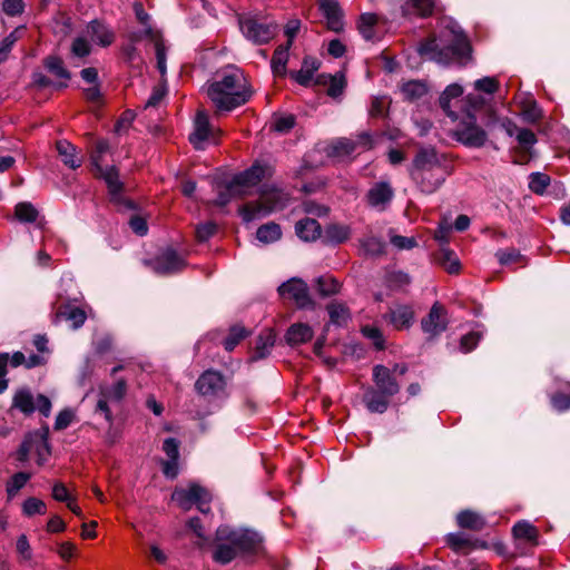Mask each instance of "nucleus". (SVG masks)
I'll use <instances>...</instances> for the list:
<instances>
[{
    "instance_id": "423d86ee",
    "label": "nucleus",
    "mask_w": 570,
    "mask_h": 570,
    "mask_svg": "<svg viewBox=\"0 0 570 570\" xmlns=\"http://www.w3.org/2000/svg\"><path fill=\"white\" fill-rule=\"evenodd\" d=\"M32 453L37 455L38 464L41 465L47 461L50 455L48 430L29 432L18 449L16 458L19 462H26Z\"/></svg>"
},
{
    "instance_id": "79ce46f5",
    "label": "nucleus",
    "mask_w": 570,
    "mask_h": 570,
    "mask_svg": "<svg viewBox=\"0 0 570 570\" xmlns=\"http://www.w3.org/2000/svg\"><path fill=\"white\" fill-rule=\"evenodd\" d=\"M289 48L291 46L288 45H282L276 48L272 58V69L275 75L282 76L285 73Z\"/></svg>"
},
{
    "instance_id": "f03ea898",
    "label": "nucleus",
    "mask_w": 570,
    "mask_h": 570,
    "mask_svg": "<svg viewBox=\"0 0 570 570\" xmlns=\"http://www.w3.org/2000/svg\"><path fill=\"white\" fill-rule=\"evenodd\" d=\"M252 95L243 72L236 67L223 69L207 87V96L217 110L230 111L246 104Z\"/></svg>"
},
{
    "instance_id": "603ef678",
    "label": "nucleus",
    "mask_w": 570,
    "mask_h": 570,
    "mask_svg": "<svg viewBox=\"0 0 570 570\" xmlns=\"http://www.w3.org/2000/svg\"><path fill=\"white\" fill-rule=\"evenodd\" d=\"M31 475L26 472H18L8 481L7 492L9 497H14L29 481Z\"/></svg>"
},
{
    "instance_id": "2f4dec72",
    "label": "nucleus",
    "mask_w": 570,
    "mask_h": 570,
    "mask_svg": "<svg viewBox=\"0 0 570 570\" xmlns=\"http://www.w3.org/2000/svg\"><path fill=\"white\" fill-rule=\"evenodd\" d=\"M513 537L517 540H523L530 546L538 544L539 531L538 529L528 521H519L512 528Z\"/></svg>"
},
{
    "instance_id": "a18cd8bd",
    "label": "nucleus",
    "mask_w": 570,
    "mask_h": 570,
    "mask_svg": "<svg viewBox=\"0 0 570 570\" xmlns=\"http://www.w3.org/2000/svg\"><path fill=\"white\" fill-rule=\"evenodd\" d=\"M110 149L109 142L105 139L97 140L94 150L90 154L91 164L96 171L101 170L104 163V155Z\"/></svg>"
},
{
    "instance_id": "c756f323",
    "label": "nucleus",
    "mask_w": 570,
    "mask_h": 570,
    "mask_svg": "<svg viewBox=\"0 0 570 570\" xmlns=\"http://www.w3.org/2000/svg\"><path fill=\"white\" fill-rule=\"evenodd\" d=\"M389 396L382 392L368 389L363 395V401L370 412L383 413L389 406Z\"/></svg>"
},
{
    "instance_id": "c03bdc74",
    "label": "nucleus",
    "mask_w": 570,
    "mask_h": 570,
    "mask_svg": "<svg viewBox=\"0 0 570 570\" xmlns=\"http://www.w3.org/2000/svg\"><path fill=\"white\" fill-rule=\"evenodd\" d=\"M315 283L316 291L323 297L334 295L340 291V283L332 276H320Z\"/></svg>"
},
{
    "instance_id": "ea45409f",
    "label": "nucleus",
    "mask_w": 570,
    "mask_h": 570,
    "mask_svg": "<svg viewBox=\"0 0 570 570\" xmlns=\"http://www.w3.org/2000/svg\"><path fill=\"white\" fill-rule=\"evenodd\" d=\"M282 236V230L278 224L267 223L262 225L257 232L256 237L264 244H269L278 240Z\"/></svg>"
},
{
    "instance_id": "0e129e2a",
    "label": "nucleus",
    "mask_w": 570,
    "mask_h": 570,
    "mask_svg": "<svg viewBox=\"0 0 570 570\" xmlns=\"http://www.w3.org/2000/svg\"><path fill=\"white\" fill-rule=\"evenodd\" d=\"M295 125V117L293 115L277 117L273 124L274 130L278 132H287Z\"/></svg>"
},
{
    "instance_id": "13d9d810",
    "label": "nucleus",
    "mask_w": 570,
    "mask_h": 570,
    "mask_svg": "<svg viewBox=\"0 0 570 570\" xmlns=\"http://www.w3.org/2000/svg\"><path fill=\"white\" fill-rule=\"evenodd\" d=\"M495 257L502 265L518 263L523 258L521 253L514 248L500 249L495 253Z\"/></svg>"
},
{
    "instance_id": "a211bd4d",
    "label": "nucleus",
    "mask_w": 570,
    "mask_h": 570,
    "mask_svg": "<svg viewBox=\"0 0 570 570\" xmlns=\"http://www.w3.org/2000/svg\"><path fill=\"white\" fill-rule=\"evenodd\" d=\"M373 380L377 391L382 392L389 397L395 395L400 391V385L395 377L392 375L391 370L384 365H375L373 367Z\"/></svg>"
},
{
    "instance_id": "bf43d9fd",
    "label": "nucleus",
    "mask_w": 570,
    "mask_h": 570,
    "mask_svg": "<svg viewBox=\"0 0 570 570\" xmlns=\"http://www.w3.org/2000/svg\"><path fill=\"white\" fill-rule=\"evenodd\" d=\"M362 334L366 338L371 340L376 348H379V350L384 348L383 334L377 327L371 326V325L363 326Z\"/></svg>"
},
{
    "instance_id": "69168bd1",
    "label": "nucleus",
    "mask_w": 570,
    "mask_h": 570,
    "mask_svg": "<svg viewBox=\"0 0 570 570\" xmlns=\"http://www.w3.org/2000/svg\"><path fill=\"white\" fill-rule=\"evenodd\" d=\"M522 116L524 120L529 122H535L541 118V109L534 101L528 102L523 106Z\"/></svg>"
},
{
    "instance_id": "338daca9",
    "label": "nucleus",
    "mask_w": 570,
    "mask_h": 570,
    "mask_svg": "<svg viewBox=\"0 0 570 570\" xmlns=\"http://www.w3.org/2000/svg\"><path fill=\"white\" fill-rule=\"evenodd\" d=\"M217 226L213 222L202 224L196 229V237L199 242H206L216 233Z\"/></svg>"
},
{
    "instance_id": "6e6552de",
    "label": "nucleus",
    "mask_w": 570,
    "mask_h": 570,
    "mask_svg": "<svg viewBox=\"0 0 570 570\" xmlns=\"http://www.w3.org/2000/svg\"><path fill=\"white\" fill-rule=\"evenodd\" d=\"M453 137L470 148H480L488 139L485 130L476 124V119L472 115L459 122L453 130Z\"/></svg>"
},
{
    "instance_id": "6ab92c4d",
    "label": "nucleus",
    "mask_w": 570,
    "mask_h": 570,
    "mask_svg": "<svg viewBox=\"0 0 570 570\" xmlns=\"http://www.w3.org/2000/svg\"><path fill=\"white\" fill-rule=\"evenodd\" d=\"M320 9L323 12L327 28L334 32L343 30V13L337 0H318Z\"/></svg>"
},
{
    "instance_id": "dca6fc26",
    "label": "nucleus",
    "mask_w": 570,
    "mask_h": 570,
    "mask_svg": "<svg viewBox=\"0 0 570 570\" xmlns=\"http://www.w3.org/2000/svg\"><path fill=\"white\" fill-rule=\"evenodd\" d=\"M151 268L157 274H173L184 268V259L171 248L159 254L151 263Z\"/></svg>"
},
{
    "instance_id": "412c9836",
    "label": "nucleus",
    "mask_w": 570,
    "mask_h": 570,
    "mask_svg": "<svg viewBox=\"0 0 570 570\" xmlns=\"http://www.w3.org/2000/svg\"><path fill=\"white\" fill-rule=\"evenodd\" d=\"M213 136L208 116L204 111H198L194 121V131L189 136V141L196 149H203L204 142Z\"/></svg>"
},
{
    "instance_id": "1a4fd4ad",
    "label": "nucleus",
    "mask_w": 570,
    "mask_h": 570,
    "mask_svg": "<svg viewBox=\"0 0 570 570\" xmlns=\"http://www.w3.org/2000/svg\"><path fill=\"white\" fill-rule=\"evenodd\" d=\"M266 173L267 168L265 166L253 165L229 181V190L237 194L238 197L247 196L252 193V188L263 180Z\"/></svg>"
},
{
    "instance_id": "3c124183",
    "label": "nucleus",
    "mask_w": 570,
    "mask_h": 570,
    "mask_svg": "<svg viewBox=\"0 0 570 570\" xmlns=\"http://www.w3.org/2000/svg\"><path fill=\"white\" fill-rule=\"evenodd\" d=\"M439 262L444 266V268L451 273L454 274L460 268V263L454 253L448 248H443L440 252L439 255Z\"/></svg>"
},
{
    "instance_id": "680f3d73",
    "label": "nucleus",
    "mask_w": 570,
    "mask_h": 570,
    "mask_svg": "<svg viewBox=\"0 0 570 570\" xmlns=\"http://www.w3.org/2000/svg\"><path fill=\"white\" fill-rule=\"evenodd\" d=\"M550 401L552 407L559 412H563L570 409V393H553L550 397Z\"/></svg>"
},
{
    "instance_id": "4d7b16f0",
    "label": "nucleus",
    "mask_w": 570,
    "mask_h": 570,
    "mask_svg": "<svg viewBox=\"0 0 570 570\" xmlns=\"http://www.w3.org/2000/svg\"><path fill=\"white\" fill-rule=\"evenodd\" d=\"M22 27L17 28L0 42V63L7 59L9 51L11 50L14 42L19 39V33L22 32Z\"/></svg>"
},
{
    "instance_id": "8fccbe9b",
    "label": "nucleus",
    "mask_w": 570,
    "mask_h": 570,
    "mask_svg": "<svg viewBox=\"0 0 570 570\" xmlns=\"http://www.w3.org/2000/svg\"><path fill=\"white\" fill-rule=\"evenodd\" d=\"M144 35L146 36V38L150 39V41L154 42L157 60H166V48L163 42L160 33L154 30L151 27H147L146 29H144Z\"/></svg>"
},
{
    "instance_id": "aec40b11",
    "label": "nucleus",
    "mask_w": 570,
    "mask_h": 570,
    "mask_svg": "<svg viewBox=\"0 0 570 570\" xmlns=\"http://www.w3.org/2000/svg\"><path fill=\"white\" fill-rule=\"evenodd\" d=\"M163 450L168 458V460L163 462V473L169 479H175L179 472V443L176 439H166L163 444Z\"/></svg>"
},
{
    "instance_id": "473e14b6",
    "label": "nucleus",
    "mask_w": 570,
    "mask_h": 570,
    "mask_svg": "<svg viewBox=\"0 0 570 570\" xmlns=\"http://www.w3.org/2000/svg\"><path fill=\"white\" fill-rule=\"evenodd\" d=\"M313 337V330L307 324L295 323L286 333V342L289 345H298L306 343Z\"/></svg>"
},
{
    "instance_id": "09e8293b",
    "label": "nucleus",
    "mask_w": 570,
    "mask_h": 570,
    "mask_svg": "<svg viewBox=\"0 0 570 570\" xmlns=\"http://www.w3.org/2000/svg\"><path fill=\"white\" fill-rule=\"evenodd\" d=\"M248 335L247 331L239 325L233 326L229 331L228 336L224 340V347L230 352L235 346Z\"/></svg>"
},
{
    "instance_id": "de8ad7c7",
    "label": "nucleus",
    "mask_w": 570,
    "mask_h": 570,
    "mask_svg": "<svg viewBox=\"0 0 570 570\" xmlns=\"http://www.w3.org/2000/svg\"><path fill=\"white\" fill-rule=\"evenodd\" d=\"M377 21L374 13H363L360 18L358 30L364 39L372 40L374 37L373 28Z\"/></svg>"
},
{
    "instance_id": "f704fd0d",
    "label": "nucleus",
    "mask_w": 570,
    "mask_h": 570,
    "mask_svg": "<svg viewBox=\"0 0 570 570\" xmlns=\"http://www.w3.org/2000/svg\"><path fill=\"white\" fill-rule=\"evenodd\" d=\"M400 90L406 100L414 101L428 94V86L421 80H409L402 82Z\"/></svg>"
},
{
    "instance_id": "b1692460",
    "label": "nucleus",
    "mask_w": 570,
    "mask_h": 570,
    "mask_svg": "<svg viewBox=\"0 0 570 570\" xmlns=\"http://www.w3.org/2000/svg\"><path fill=\"white\" fill-rule=\"evenodd\" d=\"M384 318L397 330L409 328L413 323L414 313L410 306L401 305L391 308Z\"/></svg>"
},
{
    "instance_id": "4be33fe9",
    "label": "nucleus",
    "mask_w": 570,
    "mask_h": 570,
    "mask_svg": "<svg viewBox=\"0 0 570 570\" xmlns=\"http://www.w3.org/2000/svg\"><path fill=\"white\" fill-rule=\"evenodd\" d=\"M127 392V383L124 379L118 380L114 385L110 387H107L102 392V399H100L97 403V411L100 412L106 416V419H109V409H108V402L115 401L119 402L124 399Z\"/></svg>"
},
{
    "instance_id": "5701e85b",
    "label": "nucleus",
    "mask_w": 570,
    "mask_h": 570,
    "mask_svg": "<svg viewBox=\"0 0 570 570\" xmlns=\"http://www.w3.org/2000/svg\"><path fill=\"white\" fill-rule=\"evenodd\" d=\"M86 37L90 38L99 46L107 47L114 42L115 33L104 22L92 20L86 28Z\"/></svg>"
},
{
    "instance_id": "e433bc0d",
    "label": "nucleus",
    "mask_w": 570,
    "mask_h": 570,
    "mask_svg": "<svg viewBox=\"0 0 570 570\" xmlns=\"http://www.w3.org/2000/svg\"><path fill=\"white\" fill-rule=\"evenodd\" d=\"M317 82L328 85L327 95L331 96L332 98L340 97L343 94L344 88L346 86L345 78L342 73H336L334 76L321 75L318 77Z\"/></svg>"
},
{
    "instance_id": "20e7f679",
    "label": "nucleus",
    "mask_w": 570,
    "mask_h": 570,
    "mask_svg": "<svg viewBox=\"0 0 570 570\" xmlns=\"http://www.w3.org/2000/svg\"><path fill=\"white\" fill-rule=\"evenodd\" d=\"M289 196L275 186H263L257 202L248 203L239 208L245 222H252L267 216L272 212L281 210L288 204Z\"/></svg>"
},
{
    "instance_id": "7c9ffc66",
    "label": "nucleus",
    "mask_w": 570,
    "mask_h": 570,
    "mask_svg": "<svg viewBox=\"0 0 570 570\" xmlns=\"http://www.w3.org/2000/svg\"><path fill=\"white\" fill-rule=\"evenodd\" d=\"M297 236L305 242H313L321 236V225L313 218L301 219L296 223Z\"/></svg>"
},
{
    "instance_id": "f257e3e1",
    "label": "nucleus",
    "mask_w": 570,
    "mask_h": 570,
    "mask_svg": "<svg viewBox=\"0 0 570 570\" xmlns=\"http://www.w3.org/2000/svg\"><path fill=\"white\" fill-rule=\"evenodd\" d=\"M443 23V29L438 37L430 38L420 45L419 53L442 65L466 58L471 47L461 27L452 20H445Z\"/></svg>"
},
{
    "instance_id": "f8f14e48",
    "label": "nucleus",
    "mask_w": 570,
    "mask_h": 570,
    "mask_svg": "<svg viewBox=\"0 0 570 570\" xmlns=\"http://www.w3.org/2000/svg\"><path fill=\"white\" fill-rule=\"evenodd\" d=\"M279 294L293 299L299 308H314L315 304L309 296L308 286L299 278H292L278 287Z\"/></svg>"
},
{
    "instance_id": "72a5a7b5",
    "label": "nucleus",
    "mask_w": 570,
    "mask_h": 570,
    "mask_svg": "<svg viewBox=\"0 0 570 570\" xmlns=\"http://www.w3.org/2000/svg\"><path fill=\"white\" fill-rule=\"evenodd\" d=\"M423 177V181L421 179H413L420 187L421 191L425 194L434 193L445 180L446 171L442 169V171H431V174H421Z\"/></svg>"
},
{
    "instance_id": "7ed1b4c3",
    "label": "nucleus",
    "mask_w": 570,
    "mask_h": 570,
    "mask_svg": "<svg viewBox=\"0 0 570 570\" xmlns=\"http://www.w3.org/2000/svg\"><path fill=\"white\" fill-rule=\"evenodd\" d=\"M213 560L219 564L232 562L239 553L263 551L262 535L250 529H234L220 525L213 541Z\"/></svg>"
},
{
    "instance_id": "58836bf2",
    "label": "nucleus",
    "mask_w": 570,
    "mask_h": 570,
    "mask_svg": "<svg viewBox=\"0 0 570 570\" xmlns=\"http://www.w3.org/2000/svg\"><path fill=\"white\" fill-rule=\"evenodd\" d=\"M456 522L459 527L479 531L485 525L484 519L476 512L465 510L458 514Z\"/></svg>"
},
{
    "instance_id": "4c0bfd02",
    "label": "nucleus",
    "mask_w": 570,
    "mask_h": 570,
    "mask_svg": "<svg viewBox=\"0 0 570 570\" xmlns=\"http://www.w3.org/2000/svg\"><path fill=\"white\" fill-rule=\"evenodd\" d=\"M320 67V62L312 57H306L303 60V65L301 70L293 73L294 79L302 86H308L314 71H316Z\"/></svg>"
},
{
    "instance_id": "cd10ccee",
    "label": "nucleus",
    "mask_w": 570,
    "mask_h": 570,
    "mask_svg": "<svg viewBox=\"0 0 570 570\" xmlns=\"http://www.w3.org/2000/svg\"><path fill=\"white\" fill-rule=\"evenodd\" d=\"M43 65L52 76L63 80L55 83L56 88H66L67 81L70 79V72L66 69L63 61L59 57L49 56L43 60Z\"/></svg>"
},
{
    "instance_id": "2eb2a0df",
    "label": "nucleus",
    "mask_w": 570,
    "mask_h": 570,
    "mask_svg": "<svg viewBox=\"0 0 570 570\" xmlns=\"http://www.w3.org/2000/svg\"><path fill=\"white\" fill-rule=\"evenodd\" d=\"M394 190L390 183L377 181L366 193V202L370 207L383 212L393 199Z\"/></svg>"
},
{
    "instance_id": "6e6d98bb",
    "label": "nucleus",
    "mask_w": 570,
    "mask_h": 570,
    "mask_svg": "<svg viewBox=\"0 0 570 570\" xmlns=\"http://www.w3.org/2000/svg\"><path fill=\"white\" fill-rule=\"evenodd\" d=\"M142 38H146V36L144 35V30L140 32H132L130 35L129 39H130L131 43L125 46L122 49V52H124V56H125V59L127 62L134 63L135 60L137 59L138 55H137V49L135 47V43L140 41Z\"/></svg>"
},
{
    "instance_id": "f3484780",
    "label": "nucleus",
    "mask_w": 570,
    "mask_h": 570,
    "mask_svg": "<svg viewBox=\"0 0 570 570\" xmlns=\"http://www.w3.org/2000/svg\"><path fill=\"white\" fill-rule=\"evenodd\" d=\"M371 144V137L367 132H363L358 136L356 141L341 138L331 144L328 147V155L335 157L350 156L356 150L357 147H368Z\"/></svg>"
},
{
    "instance_id": "864d4df0",
    "label": "nucleus",
    "mask_w": 570,
    "mask_h": 570,
    "mask_svg": "<svg viewBox=\"0 0 570 570\" xmlns=\"http://www.w3.org/2000/svg\"><path fill=\"white\" fill-rule=\"evenodd\" d=\"M46 511V503L37 498H29L22 504V512L27 517H32L35 514H45Z\"/></svg>"
},
{
    "instance_id": "a19ab883",
    "label": "nucleus",
    "mask_w": 570,
    "mask_h": 570,
    "mask_svg": "<svg viewBox=\"0 0 570 570\" xmlns=\"http://www.w3.org/2000/svg\"><path fill=\"white\" fill-rule=\"evenodd\" d=\"M14 216L22 223H35L39 216V212L31 203L21 202L14 207Z\"/></svg>"
},
{
    "instance_id": "39448f33",
    "label": "nucleus",
    "mask_w": 570,
    "mask_h": 570,
    "mask_svg": "<svg viewBox=\"0 0 570 570\" xmlns=\"http://www.w3.org/2000/svg\"><path fill=\"white\" fill-rule=\"evenodd\" d=\"M238 24L243 36L257 46L271 41L278 30V26L275 22L254 13L240 14L238 17Z\"/></svg>"
},
{
    "instance_id": "9b49d317",
    "label": "nucleus",
    "mask_w": 570,
    "mask_h": 570,
    "mask_svg": "<svg viewBox=\"0 0 570 570\" xmlns=\"http://www.w3.org/2000/svg\"><path fill=\"white\" fill-rule=\"evenodd\" d=\"M96 173L106 181L110 194V200L118 205L120 210H132L136 208L131 200L121 195L122 183L119 180V175L115 167H106Z\"/></svg>"
},
{
    "instance_id": "37998d69",
    "label": "nucleus",
    "mask_w": 570,
    "mask_h": 570,
    "mask_svg": "<svg viewBox=\"0 0 570 570\" xmlns=\"http://www.w3.org/2000/svg\"><path fill=\"white\" fill-rule=\"evenodd\" d=\"M13 405L24 414H30L36 410L33 396L27 390H21L16 393L13 397Z\"/></svg>"
},
{
    "instance_id": "9d476101",
    "label": "nucleus",
    "mask_w": 570,
    "mask_h": 570,
    "mask_svg": "<svg viewBox=\"0 0 570 570\" xmlns=\"http://www.w3.org/2000/svg\"><path fill=\"white\" fill-rule=\"evenodd\" d=\"M195 389L200 395L208 399L227 397L226 380L218 371H205L197 379Z\"/></svg>"
},
{
    "instance_id": "c85d7f7f",
    "label": "nucleus",
    "mask_w": 570,
    "mask_h": 570,
    "mask_svg": "<svg viewBox=\"0 0 570 570\" xmlns=\"http://www.w3.org/2000/svg\"><path fill=\"white\" fill-rule=\"evenodd\" d=\"M61 318L70 321L72 323V328L77 330L83 325L87 316L85 311L81 308L66 305L60 307L56 313L53 323L57 324Z\"/></svg>"
},
{
    "instance_id": "c9c22d12",
    "label": "nucleus",
    "mask_w": 570,
    "mask_h": 570,
    "mask_svg": "<svg viewBox=\"0 0 570 570\" xmlns=\"http://www.w3.org/2000/svg\"><path fill=\"white\" fill-rule=\"evenodd\" d=\"M351 236V228L347 225L330 224L325 228L324 240L330 244H341Z\"/></svg>"
},
{
    "instance_id": "e2e57ef3",
    "label": "nucleus",
    "mask_w": 570,
    "mask_h": 570,
    "mask_svg": "<svg viewBox=\"0 0 570 570\" xmlns=\"http://www.w3.org/2000/svg\"><path fill=\"white\" fill-rule=\"evenodd\" d=\"M499 87L498 81L492 77H484L481 79H478L474 82V88L479 91H484L487 94H493L497 91Z\"/></svg>"
},
{
    "instance_id": "bb28decb",
    "label": "nucleus",
    "mask_w": 570,
    "mask_h": 570,
    "mask_svg": "<svg viewBox=\"0 0 570 570\" xmlns=\"http://www.w3.org/2000/svg\"><path fill=\"white\" fill-rule=\"evenodd\" d=\"M360 248L364 256L376 258L385 254V243L382 238L367 234L360 238Z\"/></svg>"
},
{
    "instance_id": "49530a36",
    "label": "nucleus",
    "mask_w": 570,
    "mask_h": 570,
    "mask_svg": "<svg viewBox=\"0 0 570 570\" xmlns=\"http://www.w3.org/2000/svg\"><path fill=\"white\" fill-rule=\"evenodd\" d=\"M331 322L336 325H344L350 318V313L346 306L338 303H332L327 306Z\"/></svg>"
},
{
    "instance_id": "5fc2aeb1",
    "label": "nucleus",
    "mask_w": 570,
    "mask_h": 570,
    "mask_svg": "<svg viewBox=\"0 0 570 570\" xmlns=\"http://www.w3.org/2000/svg\"><path fill=\"white\" fill-rule=\"evenodd\" d=\"M550 184V177L542 173H533L530 175L529 188L535 194H543Z\"/></svg>"
},
{
    "instance_id": "393cba45",
    "label": "nucleus",
    "mask_w": 570,
    "mask_h": 570,
    "mask_svg": "<svg viewBox=\"0 0 570 570\" xmlns=\"http://www.w3.org/2000/svg\"><path fill=\"white\" fill-rule=\"evenodd\" d=\"M275 344V334L272 330H264L256 338L250 361H258L267 357Z\"/></svg>"
},
{
    "instance_id": "774afa93",
    "label": "nucleus",
    "mask_w": 570,
    "mask_h": 570,
    "mask_svg": "<svg viewBox=\"0 0 570 570\" xmlns=\"http://www.w3.org/2000/svg\"><path fill=\"white\" fill-rule=\"evenodd\" d=\"M448 544L454 550H461L470 544L469 539L462 533H450L446 537Z\"/></svg>"
},
{
    "instance_id": "ddd939ff",
    "label": "nucleus",
    "mask_w": 570,
    "mask_h": 570,
    "mask_svg": "<svg viewBox=\"0 0 570 570\" xmlns=\"http://www.w3.org/2000/svg\"><path fill=\"white\" fill-rule=\"evenodd\" d=\"M443 166L439 159V156L434 149H421L414 160L411 170L412 179H421V174H431V171H442Z\"/></svg>"
},
{
    "instance_id": "a878e982",
    "label": "nucleus",
    "mask_w": 570,
    "mask_h": 570,
    "mask_svg": "<svg viewBox=\"0 0 570 570\" xmlns=\"http://www.w3.org/2000/svg\"><path fill=\"white\" fill-rule=\"evenodd\" d=\"M56 149L62 163L69 168L77 169L81 166L82 160L81 157L78 156L76 146L68 140H58L56 142Z\"/></svg>"
},
{
    "instance_id": "4468645a",
    "label": "nucleus",
    "mask_w": 570,
    "mask_h": 570,
    "mask_svg": "<svg viewBox=\"0 0 570 570\" xmlns=\"http://www.w3.org/2000/svg\"><path fill=\"white\" fill-rule=\"evenodd\" d=\"M446 309L439 303H434L426 317L422 318V331L431 338L440 335L446 330Z\"/></svg>"
},
{
    "instance_id": "052dcab7",
    "label": "nucleus",
    "mask_w": 570,
    "mask_h": 570,
    "mask_svg": "<svg viewBox=\"0 0 570 570\" xmlns=\"http://www.w3.org/2000/svg\"><path fill=\"white\" fill-rule=\"evenodd\" d=\"M91 47L86 37H77L71 45V53L75 57L83 58L90 53Z\"/></svg>"
},
{
    "instance_id": "0eeeda50",
    "label": "nucleus",
    "mask_w": 570,
    "mask_h": 570,
    "mask_svg": "<svg viewBox=\"0 0 570 570\" xmlns=\"http://www.w3.org/2000/svg\"><path fill=\"white\" fill-rule=\"evenodd\" d=\"M171 500L185 511H188L194 504L202 513L210 511V494L205 488L196 483L189 484L188 488H176L171 494Z\"/></svg>"
}]
</instances>
